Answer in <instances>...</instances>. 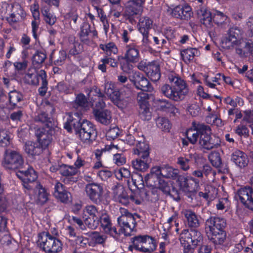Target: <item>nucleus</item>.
Returning a JSON list of instances; mask_svg holds the SVG:
<instances>
[{
  "instance_id": "nucleus-32",
  "label": "nucleus",
  "mask_w": 253,
  "mask_h": 253,
  "mask_svg": "<svg viewBox=\"0 0 253 253\" xmlns=\"http://www.w3.org/2000/svg\"><path fill=\"white\" fill-rule=\"evenodd\" d=\"M34 116L35 121L42 123H46V127H52V123L53 119L51 114H48V112H36Z\"/></svg>"
},
{
  "instance_id": "nucleus-48",
  "label": "nucleus",
  "mask_w": 253,
  "mask_h": 253,
  "mask_svg": "<svg viewBox=\"0 0 253 253\" xmlns=\"http://www.w3.org/2000/svg\"><path fill=\"white\" fill-rule=\"evenodd\" d=\"M97 93L98 99L95 98L91 101V106L93 107V111H108L107 110H103L105 106L104 102L101 98L103 95V94L99 90Z\"/></svg>"
},
{
  "instance_id": "nucleus-17",
  "label": "nucleus",
  "mask_w": 253,
  "mask_h": 253,
  "mask_svg": "<svg viewBox=\"0 0 253 253\" xmlns=\"http://www.w3.org/2000/svg\"><path fill=\"white\" fill-rule=\"evenodd\" d=\"M196 14L201 24L207 29H211L213 27L212 13L207 7L202 6L198 8Z\"/></svg>"
},
{
  "instance_id": "nucleus-45",
  "label": "nucleus",
  "mask_w": 253,
  "mask_h": 253,
  "mask_svg": "<svg viewBox=\"0 0 253 253\" xmlns=\"http://www.w3.org/2000/svg\"><path fill=\"white\" fill-rule=\"evenodd\" d=\"M91 32L90 25L88 23H84L81 27L80 39L84 43L89 44L90 41L88 38L89 34Z\"/></svg>"
},
{
  "instance_id": "nucleus-1",
  "label": "nucleus",
  "mask_w": 253,
  "mask_h": 253,
  "mask_svg": "<svg viewBox=\"0 0 253 253\" xmlns=\"http://www.w3.org/2000/svg\"><path fill=\"white\" fill-rule=\"evenodd\" d=\"M186 135L189 141L193 144H195L199 138V144L205 149L217 148L220 145L219 138L211 135L210 126L203 123L193 122L192 128L187 131Z\"/></svg>"
},
{
  "instance_id": "nucleus-57",
  "label": "nucleus",
  "mask_w": 253,
  "mask_h": 253,
  "mask_svg": "<svg viewBox=\"0 0 253 253\" xmlns=\"http://www.w3.org/2000/svg\"><path fill=\"white\" fill-rule=\"evenodd\" d=\"M131 180L133 184L138 189H140L144 186L143 177L141 174L135 173L131 175Z\"/></svg>"
},
{
  "instance_id": "nucleus-5",
  "label": "nucleus",
  "mask_w": 253,
  "mask_h": 253,
  "mask_svg": "<svg viewBox=\"0 0 253 253\" xmlns=\"http://www.w3.org/2000/svg\"><path fill=\"white\" fill-rule=\"evenodd\" d=\"M118 84L115 83H107L105 84V92L110 98L113 103L121 109H123L127 106L129 98L131 94V85L127 84L126 86V99L122 96V94L117 87ZM125 86V85H124Z\"/></svg>"
},
{
  "instance_id": "nucleus-31",
  "label": "nucleus",
  "mask_w": 253,
  "mask_h": 253,
  "mask_svg": "<svg viewBox=\"0 0 253 253\" xmlns=\"http://www.w3.org/2000/svg\"><path fill=\"white\" fill-rule=\"evenodd\" d=\"M151 162V159L150 157H140L136 159L132 162V165L134 169L144 171L149 167V165Z\"/></svg>"
},
{
  "instance_id": "nucleus-23",
  "label": "nucleus",
  "mask_w": 253,
  "mask_h": 253,
  "mask_svg": "<svg viewBox=\"0 0 253 253\" xmlns=\"http://www.w3.org/2000/svg\"><path fill=\"white\" fill-rule=\"evenodd\" d=\"M23 95L20 92L13 90L9 93V104H6V106L4 105L0 104V108L3 111L4 109L12 110L16 107L17 104L23 100Z\"/></svg>"
},
{
  "instance_id": "nucleus-61",
  "label": "nucleus",
  "mask_w": 253,
  "mask_h": 253,
  "mask_svg": "<svg viewBox=\"0 0 253 253\" xmlns=\"http://www.w3.org/2000/svg\"><path fill=\"white\" fill-rule=\"evenodd\" d=\"M120 130L117 126L110 127L106 133V136L108 139H115L119 135Z\"/></svg>"
},
{
  "instance_id": "nucleus-10",
  "label": "nucleus",
  "mask_w": 253,
  "mask_h": 253,
  "mask_svg": "<svg viewBox=\"0 0 253 253\" xmlns=\"http://www.w3.org/2000/svg\"><path fill=\"white\" fill-rule=\"evenodd\" d=\"M55 133V130L52 127H40L35 130V135L37 138L39 144L44 149L51 142L52 135Z\"/></svg>"
},
{
  "instance_id": "nucleus-29",
  "label": "nucleus",
  "mask_w": 253,
  "mask_h": 253,
  "mask_svg": "<svg viewBox=\"0 0 253 253\" xmlns=\"http://www.w3.org/2000/svg\"><path fill=\"white\" fill-rule=\"evenodd\" d=\"M199 55L200 51L196 48L188 47L180 50L181 59L186 64L190 63L194 60L195 56Z\"/></svg>"
},
{
  "instance_id": "nucleus-52",
  "label": "nucleus",
  "mask_w": 253,
  "mask_h": 253,
  "mask_svg": "<svg viewBox=\"0 0 253 253\" xmlns=\"http://www.w3.org/2000/svg\"><path fill=\"white\" fill-rule=\"evenodd\" d=\"M227 19V16L223 12L218 10H215L212 14V21L217 25L223 24Z\"/></svg>"
},
{
  "instance_id": "nucleus-43",
  "label": "nucleus",
  "mask_w": 253,
  "mask_h": 253,
  "mask_svg": "<svg viewBox=\"0 0 253 253\" xmlns=\"http://www.w3.org/2000/svg\"><path fill=\"white\" fill-rule=\"evenodd\" d=\"M146 238L139 251L145 253H151L156 249V243L152 237L147 235Z\"/></svg>"
},
{
  "instance_id": "nucleus-53",
  "label": "nucleus",
  "mask_w": 253,
  "mask_h": 253,
  "mask_svg": "<svg viewBox=\"0 0 253 253\" xmlns=\"http://www.w3.org/2000/svg\"><path fill=\"white\" fill-rule=\"evenodd\" d=\"M243 31L240 27L234 26L231 27L228 31L227 35L235 40H241Z\"/></svg>"
},
{
  "instance_id": "nucleus-34",
  "label": "nucleus",
  "mask_w": 253,
  "mask_h": 253,
  "mask_svg": "<svg viewBox=\"0 0 253 253\" xmlns=\"http://www.w3.org/2000/svg\"><path fill=\"white\" fill-rule=\"evenodd\" d=\"M223 101L227 105L231 107L228 111H235L236 108L237 111H238L237 108L242 106L244 104L243 99L238 96H236L234 98L228 96L223 98Z\"/></svg>"
},
{
  "instance_id": "nucleus-9",
  "label": "nucleus",
  "mask_w": 253,
  "mask_h": 253,
  "mask_svg": "<svg viewBox=\"0 0 253 253\" xmlns=\"http://www.w3.org/2000/svg\"><path fill=\"white\" fill-rule=\"evenodd\" d=\"M75 133L82 142L87 144H90L96 135L93 124L85 119L82 121L81 125Z\"/></svg>"
},
{
  "instance_id": "nucleus-18",
  "label": "nucleus",
  "mask_w": 253,
  "mask_h": 253,
  "mask_svg": "<svg viewBox=\"0 0 253 253\" xmlns=\"http://www.w3.org/2000/svg\"><path fill=\"white\" fill-rule=\"evenodd\" d=\"M226 226L225 219L223 218L211 216L206 220V231H225Z\"/></svg>"
},
{
  "instance_id": "nucleus-13",
  "label": "nucleus",
  "mask_w": 253,
  "mask_h": 253,
  "mask_svg": "<svg viewBox=\"0 0 253 253\" xmlns=\"http://www.w3.org/2000/svg\"><path fill=\"white\" fill-rule=\"evenodd\" d=\"M129 79L138 89L148 92L152 91L153 89L148 79L139 72H134Z\"/></svg>"
},
{
  "instance_id": "nucleus-51",
  "label": "nucleus",
  "mask_w": 253,
  "mask_h": 253,
  "mask_svg": "<svg viewBox=\"0 0 253 253\" xmlns=\"http://www.w3.org/2000/svg\"><path fill=\"white\" fill-rule=\"evenodd\" d=\"M147 236V235H138L131 238L132 245L128 247L129 250L132 251V248H134L136 250L139 251L141 246H142L144 240H145V238H146V237Z\"/></svg>"
},
{
  "instance_id": "nucleus-16",
  "label": "nucleus",
  "mask_w": 253,
  "mask_h": 253,
  "mask_svg": "<svg viewBox=\"0 0 253 253\" xmlns=\"http://www.w3.org/2000/svg\"><path fill=\"white\" fill-rule=\"evenodd\" d=\"M69 117L64 124V128L69 132L72 131V127L75 131L82 124L81 112H70L68 114Z\"/></svg>"
},
{
  "instance_id": "nucleus-59",
  "label": "nucleus",
  "mask_w": 253,
  "mask_h": 253,
  "mask_svg": "<svg viewBox=\"0 0 253 253\" xmlns=\"http://www.w3.org/2000/svg\"><path fill=\"white\" fill-rule=\"evenodd\" d=\"M97 218L99 220V224H101L102 228L112 223L109 215L105 211H102Z\"/></svg>"
},
{
  "instance_id": "nucleus-24",
  "label": "nucleus",
  "mask_w": 253,
  "mask_h": 253,
  "mask_svg": "<svg viewBox=\"0 0 253 253\" xmlns=\"http://www.w3.org/2000/svg\"><path fill=\"white\" fill-rule=\"evenodd\" d=\"M182 213L189 227L196 228L200 226L199 217L191 210H184L182 211Z\"/></svg>"
},
{
  "instance_id": "nucleus-54",
  "label": "nucleus",
  "mask_w": 253,
  "mask_h": 253,
  "mask_svg": "<svg viewBox=\"0 0 253 253\" xmlns=\"http://www.w3.org/2000/svg\"><path fill=\"white\" fill-rule=\"evenodd\" d=\"M157 126L163 131H169L171 128V124L169 120L164 117L156 119Z\"/></svg>"
},
{
  "instance_id": "nucleus-40",
  "label": "nucleus",
  "mask_w": 253,
  "mask_h": 253,
  "mask_svg": "<svg viewBox=\"0 0 253 253\" xmlns=\"http://www.w3.org/2000/svg\"><path fill=\"white\" fill-rule=\"evenodd\" d=\"M89 239L88 244L90 246H94L97 244L104 245L107 236L105 235H100L97 232H91L87 233Z\"/></svg>"
},
{
  "instance_id": "nucleus-6",
  "label": "nucleus",
  "mask_w": 253,
  "mask_h": 253,
  "mask_svg": "<svg viewBox=\"0 0 253 253\" xmlns=\"http://www.w3.org/2000/svg\"><path fill=\"white\" fill-rule=\"evenodd\" d=\"M38 238V245L45 253H58L62 250L61 241L48 232L41 233Z\"/></svg>"
},
{
  "instance_id": "nucleus-49",
  "label": "nucleus",
  "mask_w": 253,
  "mask_h": 253,
  "mask_svg": "<svg viewBox=\"0 0 253 253\" xmlns=\"http://www.w3.org/2000/svg\"><path fill=\"white\" fill-rule=\"evenodd\" d=\"M87 105L88 100L85 95L83 93L78 94L73 102L74 107L76 108L78 107L84 108L87 107Z\"/></svg>"
},
{
  "instance_id": "nucleus-7",
  "label": "nucleus",
  "mask_w": 253,
  "mask_h": 253,
  "mask_svg": "<svg viewBox=\"0 0 253 253\" xmlns=\"http://www.w3.org/2000/svg\"><path fill=\"white\" fill-rule=\"evenodd\" d=\"M120 212L122 215L118 218V224L120 227V232L121 234H124L126 236L131 235L133 231L136 222L133 214L124 208H120Z\"/></svg>"
},
{
  "instance_id": "nucleus-27",
  "label": "nucleus",
  "mask_w": 253,
  "mask_h": 253,
  "mask_svg": "<svg viewBox=\"0 0 253 253\" xmlns=\"http://www.w3.org/2000/svg\"><path fill=\"white\" fill-rule=\"evenodd\" d=\"M17 176L22 181L29 182H37V174L32 168H28L27 170H19L16 173Z\"/></svg>"
},
{
  "instance_id": "nucleus-36",
  "label": "nucleus",
  "mask_w": 253,
  "mask_h": 253,
  "mask_svg": "<svg viewBox=\"0 0 253 253\" xmlns=\"http://www.w3.org/2000/svg\"><path fill=\"white\" fill-rule=\"evenodd\" d=\"M43 149L39 144L32 141L26 142L25 145L26 153L32 156L40 155Z\"/></svg>"
},
{
  "instance_id": "nucleus-28",
  "label": "nucleus",
  "mask_w": 253,
  "mask_h": 253,
  "mask_svg": "<svg viewBox=\"0 0 253 253\" xmlns=\"http://www.w3.org/2000/svg\"><path fill=\"white\" fill-rule=\"evenodd\" d=\"M137 142L136 148L133 149L134 154L140 157H149V146L146 143L143 136L140 140H137Z\"/></svg>"
},
{
  "instance_id": "nucleus-4",
  "label": "nucleus",
  "mask_w": 253,
  "mask_h": 253,
  "mask_svg": "<svg viewBox=\"0 0 253 253\" xmlns=\"http://www.w3.org/2000/svg\"><path fill=\"white\" fill-rule=\"evenodd\" d=\"M183 253H194L195 249L203 241L202 233L196 229H184L179 235Z\"/></svg>"
},
{
  "instance_id": "nucleus-39",
  "label": "nucleus",
  "mask_w": 253,
  "mask_h": 253,
  "mask_svg": "<svg viewBox=\"0 0 253 253\" xmlns=\"http://www.w3.org/2000/svg\"><path fill=\"white\" fill-rule=\"evenodd\" d=\"M47 57L46 51L44 50H37L32 57V64L37 68L42 66Z\"/></svg>"
},
{
  "instance_id": "nucleus-46",
  "label": "nucleus",
  "mask_w": 253,
  "mask_h": 253,
  "mask_svg": "<svg viewBox=\"0 0 253 253\" xmlns=\"http://www.w3.org/2000/svg\"><path fill=\"white\" fill-rule=\"evenodd\" d=\"M60 173L65 176H73L77 174L79 170L75 167L68 166L65 164L58 166Z\"/></svg>"
},
{
  "instance_id": "nucleus-37",
  "label": "nucleus",
  "mask_w": 253,
  "mask_h": 253,
  "mask_svg": "<svg viewBox=\"0 0 253 253\" xmlns=\"http://www.w3.org/2000/svg\"><path fill=\"white\" fill-rule=\"evenodd\" d=\"M35 190L38 191L36 200L37 203L41 205H43L48 199V194L45 189L39 182H36Z\"/></svg>"
},
{
  "instance_id": "nucleus-38",
  "label": "nucleus",
  "mask_w": 253,
  "mask_h": 253,
  "mask_svg": "<svg viewBox=\"0 0 253 253\" xmlns=\"http://www.w3.org/2000/svg\"><path fill=\"white\" fill-rule=\"evenodd\" d=\"M209 161L212 165L220 169H227V165L222 162V160L219 152L216 151L211 152L208 156Z\"/></svg>"
},
{
  "instance_id": "nucleus-22",
  "label": "nucleus",
  "mask_w": 253,
  "mask_h": 253,
  "mask_svg": "<svg viewBox=\"0 0 253 253\" xmlns=\"http://www.w3.org/2000/svg\"><path fill=\"white\" fill-rule=\"evenodd\" d=\"M53 195L61 202L67 203L70 201L71 194L65 189L64 186L61 183L57 182L54 186Z\"/></svg>"
},
{
  "instance_id": "nucleus-19",
  "label": "nucleus",
  "mask_w": 253,
  "mask_h": 253,
  "mask_svg": "<svg viewBox=\"0 0 253 253\" xmlns=\"http://www.w3.org/2000/svg\"><path fill=\"white\" fill-rule=\"evenodd\" d=\"M236 53L240 57L251 56L253 57V39L243 38L239 47L235 49Z\"/></svg>"
},
{
  "instance_id": "nucleus-47",
  "label": "nucleus",
  "mask_w": 253,
  "mask_h": 253,
  "mask_svg": "<svg viewBox=\"0 0 253 253\" xmlns=\"http://www.w3.org/2000/svg\"><path fill=\"white\" fill-rule=\"evenodd\" d=\"M99 48L105 52V56H111L112 54H116L118 52V48L113 42H109L106 44H100Z\"/></svg>"
},
{
  "instance_id": "nucleus-30",
  "label": "nucleus",
  "mask_w": 253,
  "mask_h": 253,
  "mask_svg": "<svg viewBox=\"0 0 253 253\" xmlns=\"http://www.w3.org/2000/svg\"><path fill=\"white\" fill-rule=\"evenodd\" d=\"M162 170L163 177L175 180L177 183L178 181L179 178L182 176V175L179 174V169H174L168 165H163Z\"/></svg>"
},
{
  "instance_id": "nucleus-41",
  "label": "nucleus",
  "mask_w": 253,
  "mask_h": 253,
  "mask_svg": "<svg viewBox=\"0 0 253 253\" xmlns=\"http://www.w3.org/2000/svg\"><path fill=\"white\" fill-rule=\"evenodd\" d=\"M137 103L139 108L143 111H149L150 105L149 95L147 92H140L137 95Z\"/></svg>"
},
{
  "instance_id": "nucleus-3",
  "label": "nucleus",
  "mask_w": 253,
  "mask_h": 253,
  "mask_svg": "<svg viewBox=\"0 0 253 253\" xmlns=\"http://www.w3.org/2000/svg\"><path fill=\"white\" fill-rule=\"evenodd\" d=\"M118 58L120 69L125 73L130 74L134 68V64L139 62L141 59L139 45L133 42L126 44L123 55L119 56Z\"/></svg>"
},
{
  "instance_id": "nucleus-35",
  "label": "nucleus",
  "mask_w": 253,
  "mask_h": 253,
  "mask_svg": "<svg viewBox=\"0 0 253 253\" xmlns=\"http://www.w3.org/2000/svg\"><path fill=\"white\" fill-rule=\"evenodd\" d=\"M111 56H104L101 59L100 62L98 66L99 70L101 71L102 73L106 72V65L108 64L110 67L113 68H117L118 66L119 62L114 58L110 57Z\"/></svg>"
},
{
  "instance_id": "nucleus-11",
  "label": "nucleus",
  "mask_w": 253,
  "mask_h": 253,
  "mask_svg": "<svg viewBox=\"0 0 253 253\" xmlns=\"http://www.w3.org/2000/svg\"><path fill=\"white\" fill-rule=\"evenodd\" d=\"M85 191L87 197L93 203L97 204L101 201L104 193V188L101 184L97 183L87 184Z\"/></svg>"
},
{
  "instance_id": "nucleus-8",
  "label": "nucleus",
  "mask_w": 253,
  "mask_h": 253,
  "mask_svg": "<svg viewBox=\"0 0 253 253\" xmlns=\"http://www.w3.org/2000/svg\"><path fill=\"white\" fill-rule=\"evenodd\" d=\"M24 164L23 157L19 152L5 150L2 161V165L4 168L11 170H20L23 168Z\"/></svg>"
},
{
  "instance_id": "nucleus-56",
  "label": "nucleus",
  "mask_w": 253,
  "mask_h": 253,
  "mask_svg": "<svg viewBox=\"0 0 253 253\" xmlns=\"http://www.w3.org/2000/svg\"><path fill=\"white\" fill-rule=\"evenodd\" d=\"M104 232L115 239H118L121 234L120 229L118 231L115 226H112V223L108 224L103 228Z\"/></svg>"
},
{
  "instance_id": "nucleus-62",
  "label": "nucleus",
  "mask_w": 253,
  "mask_h": 253,
  "mask_svg": "<svg viewBox=\"0 0 253 253\" xmlns=\"http://www.w3.org/2000/svg\"><path fill=\"white\" fill-rule=\"evenodd\" d=\"M118 191L120 192V194L118 195V201L124 205H126L129 203V197L126 192L124 191L123 188H119Z\"/></svg>"
},
{
  "instance_id": "nucleus-26",
  "label": "nucleus",
  "mask_w": 253,
  "mask_h": 253,
  "mask_svg": "<svg viewBox=\"0 0 253 253\" xmlns=\"http://www.w3.org/2000/svg\"><path fill=\"white\" fill-rule=\"evenodd\" d=\"M231 160L240 168L246 167L249 162L247 155L240 150H236L232 153Z\"/></svg>"
},
{
  "instance_id": "nucleus-33",
  "label": "nucleus",
  "mask_w": 253,
  "mask_h": 253,
  "mask_svg": "<svg viewBox=\"0 0 253 253\" xmlns=\"http://www.w3.org/2000/svg\"><path fill=\"white\" fill-rule=\"evenodd\" d=\"M93 115L95 120L103 125H109L112 121L111 112H93Z\"/></svg>"
},
{
  "instance_id": "nucleus-15",
  "label": "nucleus",
  "mask_w": 253,
  "mask_h": 253,
  "mask_svg": "<svg viewBox=\"0 0 253 253\" xmlns=\"http://www.w3.org/2000/svg\"><path fill=\"white\" fill-rule=\"evenodd\" d=\"M177 184L183 192H197L199 180L192 176L185 177L182 175L179 178Z\"/></svg>"
},
{
  "instance_id": "nucleus-12",
  "label": "nucleus",
  "mask_w": 253,
  "mask_h": 253,
  "mask_svg": "<svg viewBox=\"0 0 253 253\" xmlns=\"http://www.w3.org/2000/svg\"><path fill=\"white\" fill-rule=\"evenodd\" d=\"M251 187L246 186L237 192L241 203L248 209L253 211V177L251 179Z\"/></svg>"
},
{
  "instance_id": "nucleus-55",
  "label": "nucleus",
  "mask_w": 253,
  "mask_h": 253,
  "mask_svg": "<svg viewBox=\"0 0 253 253\" xmlns=\"http://www.w3.org/2000/svg\"><path fill=\"white\" fill-rule=\"evenodd\" d=\"M162 179L156 175L148 173L145 177V181L147 186L149 187H156Z\"/></svg>"
},
{
  "instance_id": "nucleus-50",
  "label": "nucleus",
  "mask_w": 253,
  "mask_h": 253,
  "mask_svg": "<svg viewBox=\"0 0 253 253\" xmlns=\"http://www.w3.org/2000/svg\"><path fill=\"white\" fill-rule=\"evenodd\" d=\"M156 104L157 107L156 111H174L173 105L166 99H159Z\"/></svg>"
},
{
  "instance_id": "nucleus-20",
  "label": "nucleus",
  "mask_w": 253,
  "mask_h": 253,
  "mask_svg": "<svg viewBox=\"0 0 253 253\" xmlns=\"http://www.w3.org/2000/svg\"><path fill=\"white\" fill-rule=\"evenodd\" d=\"M47 78L46 73L44 70H35L34 72H28L25 76L26 82L28 84L36 86L39 84L40 79L42 81L43 79Z\"/></svg>"
},
{
  "instance_id": "nucleus-58",
  "label": "nucleus",
  "mask_w": 253,
  "mask_h": 253,
  "mask_svg": "<svg viewBox=\"0 0 253 253\" xmlns=\"http://www.w3.org/2000/svg\"><path fill=\"white\" fill-rule=\"evenodd\" d=\"M181 8L182 11V13H181V20H189L193 14L191 7L188 4H185L181 5Z\"/></svg>"
},
{
  "instance_id": "nucleus-60",
  "label": "nucleus",
  "mask_w": 253,
  "mask_h": 253,
  "mask_svg": "<svg viewBox=\"0 0 253 253\" xmlns=\"http://www.w3.org/2000/svg\"><path fill=\"white\" fill-rule=\"evenodd\" d=\"M84 222L85 224L91 229H96L99 225V220L97 217H84Z\"/></svg>"
},
{
  "instance_id": "nucleus-44",
  "label": "nucleus",
  "mask_w": 253,
  "mask_h": 253,
  "mask_svg": "<svg viewBox=\"0 0 253 253\" xmlns=\"http://www.w3.org/2000/svg\"><path fill=\"white\" fill-rule=\"evenodd\" d=\"M242 39L241 40H233L229 35L227 36L224 37L221 41V46L226 49H230L233 48L235 46H236V49L239 47V45Z\"/></svg>"
},
{
  "instance_id": "nucleus-42",
  "label": "nucleus",
  "mask_w": 253,
  "mask_h": 253,
  "mask_svg": "<svg viewBox=\"0 0 253 253\" xmlns=\"http://www.w3.org/2000/svg\"><path fill=\"white\" fill-rule=\"evenodd\" d=\"M133 5H129L126 8V14L127 16L129 21L132 23L134 21L135 16L138 15L143 4H137L132 2Z\"/></svg>"
},
{
  "instance_id": "nucleus-25",
  "label": "nucleus",
  "mask_w": 253,
  "mask_h": 253,
  "mask_svg": "<svg viewBox=\"0 0 253 253\" xmlns=\"http://www.w3.org/2000/svg\"><path fill=\"white\" fill-rule=\"evenodd\" d=\"M146 75L153 82L158 81L161 77L160 65L156 62L152 61L148 63Z\"/></svg>"
},
{
  "instance_id": "nucleus-64",
  "label": "nucleus",
  "mask_w": 253,
  "mask_h": 253,
  "mask_svg": "<svg viewBox=\"0 0 253 253\" xmlns=\"http://www.w3.org/2000/svg\"><path fill=\"white\" fill-rule=\"evenodd\" d=\"M190 159L187 158L180 157L177 159V164L179 166L180 168L182 170L184 171H187L190 168Z\"/></svg>"
},
{
  "instance_id": "nucleus-63",
  "label": "nucleus",
  "mask_w": 253,
  "mask_h": 253,
  "mask_svg": "<svg viewBox=\"0 0 253 253\" xmlns=\"http://www.w3.org/2000/svg\"><path fill=\"white\" fill-rule=\"evenodd\" d=\"M83 51V45L78 42H75L73 43V47L69 51V54L73 56L78 55Z\"/></svg>"
},
{
  "instance_id": "nucleus-21",
  "label": "nucleus",
  "mask_w": 253,
  "mask_h": 253,
  "mask_svg": "<svg viewBox=\"0 0 253 253\" xmlns=\"http://www.w3.org/2000/svg\"><path fill=\"white\" fill-rule=\"evenodd\" d=\"M208 239L214 245H222L225 242L227 235L225 231H208L206 230Z\"/></svg>"
},
{
  "instance_id": "nucleus-14",
  "label": "nucleus",
  "mask_w": 253,
  "mask_h": 253,
  "mask_svg": "<svg viewBox=\"0 0 253 253\" xmlns=\"http://www.w3.org/2000/svg\"><path fill=\"white\" fill-rule=\"evenodd\" d=\"M153 21L147 16L140 18L137 24L139 32L142 34L143 39L142 42L145 44L150 43L149 40V32L152 28Z\"/></svg>"
},
{
  "instance_id": "nucleus-2",
  "label": "nucleus",
  "mask_w": 253,
  "mask_h": 253,
  "mask_svg": "<svg viewBox=\"0 0 253 253\" xmlns=\"http://www.w3.org/2000/svg\"><path fill=\"white\" fill-rule=\"evenodd\" d=\"M161 91L166 97L178 102L183 100L188 94L189 88L185 80L172 73L168 75V83L161 86Z\"/></svg>"
}]
</instances>
